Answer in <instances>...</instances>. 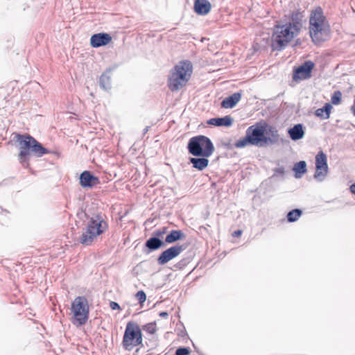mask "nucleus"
<instances>
[{"instance_id": "obj_1", "label": "nucleus", "mask_w": 355, "mask_h": 355, "mask_svg": "<svg viewBox=\"0 0 355 355\" xmlns=\"http://www.w3.org/2000/svg\"><path fill=\"white\" fill-rule=\"evenodd\" d=\"M279 141L277 128L270 125L266 121L256 123L248 127L245 136L238 140L234 146L236 148H244L248 145L265 147L276 144Z\"/></svg>"}, {"instance_id": "obj_2", "label": "nucleus", "mask_w": 355, "mask_h": 355, "mask_svg": "<svg viewBox=\"0 0 355 355\" xmlns=\"http://www.w3.org/2000/svg\"><path fill=\"white\" fill-rule=\"evenodd\" d=\"M13 140L17 143L19 149L18 159L24 167L28 166L31 154L41 157L50 153L49 149L44 147L41 143L28 134L15 133Z\"/></svg>"}, {"instance_id": "obj_3", "label": "nucleus", "mask_w": 355, "mask_h": 355, "mask_svg": "<svg viewBox=\"0 0 355 355\" xmlns=\"http://www.w3.org/2000/svg\"><path fill=\"white\" fill-rule=\"evenodd\" d=\"M193 73L191 61L184 60L178 62L171 70L168 78V87L171 92H177L187 85Z\"/></svg>"}, {"instance_id": "obj_4", "label": "nucleus", "mask_w": 355, "mask_h": 355, "mask_svg": "<svg viewBox=\"0 0 355 355\" xmlns=\"http://www.w3.org/2000/svg\"><path fill=\"white\" fill-rule=\"evenodd\" d=\"M329 23L320 6L312 9V42L320 45L330 38Z\"/></svg>"}, {"instance_id": "obj_5", "label": "nucleus", "mask_w": 355, "mask_h": 355, "mask_svg": "<svg viewBox=\"0 0 355 355\" xmlns=\"http://www.w3.org/2000/svg\"><path fill=\"white\" fill-rule=\"evenodd\" d=\"M108 228L107 222L101 214H96L89 218L83 233L79 237V242L84 245H89L96 237L103 234Z\"/></svg>"}, {"instance_id": "obj_6", "label": "nucleus", "mask_w": 355, "mask_h": 355, "mask_svg": "<svg viewBox=\"0 0 355 355\" xmlns=\"http://www.w3.org/2000/svg\"><path fill=\"white\" fill-rule=\"evenodd\" d=\"M298 34L297 29L292 27L291 24L286 23L283 25H275L271 38L272 51H280L284 50Z\"/></svg>"}, {"instance_id": "obj_7", "label": "nucleus", "mask_w": 355, "mask_h": 355, "mask_svg": "<svg viewBox=\"0 0 355 355\" xmlns=\"http://www.w3.org/2000/svg\"><path fill=\"white\" fill-rule=\"evenodd\" d=\"M187 148L194 157H210L215 150L211 140L201 135L190 138Z\"/></svg>"}, {"instance_id": "obj_8", "label": "nucleus", "mask_w": 355, "mask_h": 355, "mask_svg": "<svg viewBox=\"0 0 355 355\" xmlns=\"http://www.w3.org/2000/svg\"><path fill=\"white\" fill-rule=\"evenodd\" d=\"M142 340L141 329L137 323L128 322L122 340L124 349L131 351L135 347L141 345Z\"/></svg>"}, {"instance_id": "obj_9", "label": "nucleus", "mask_w": 355, "mask_h": 355, "mask_svg": "<svg viewBox=\"0 0 355 355\" xmlns=\"http://www.w3.org/2000/svg\"><path fill=\"white\" fill-rule=\"evenodd\" d=\"M71 311L73 314V324L80 326L85 324L89 315L87 299L85 296L76 297L71 303Z\"/></svg>"}, {"instance_id": "obj_10", "label": "nucleus", "mask_w": 355, "mask_h": 355, "mask_svg": "<svg viewBox=\"0 0 355 355\" xmlns=\"http://www.w3.org/2000/svg\"><path fill=\"white\" fill-rule=\"evenodd\" d=\"M315 171L313 178L318 182H322L328 173V164L326 154L320 150L315 156Z\"/></svg>"}, {"instance_id": "obj_11", "label": "nucleus", "mask_w": 355, "mask_h": 355, "mask_svg": "<svg viewBox=\"0 0 355 355\" xmlns=\"http://www.w3.org/2000/svg\"><path fill=\"white\" fill-rule=\"evenodd\" d=\"M185 245H175L164 250L157 257V263L160 266L165 265L178 257L185 249Z\"/></svg>"}, {"instance_id": "obj_12", "label": "nucleus", "mask_w": 355, "mask_h": 355, "mask_svg": "<svg viewBox=\"0 0 355 355\" xmlns=\"http://www.w3.org/2000/svg\"><path fill=\"white\" fill-rule=\"evenodd\" d=\"M311 78V60L304 63L293 70V80L297 83Z\"/></svg>"}, {"instance_id": "obj_13", "label": "nucleus", "mask_w": 355, "mask_h": 355, "mask_svg": "<svg viewBox=\"0 0 355 355\" xmlns=\"http://www.w3.org/2000/svg\"><path fill=\"white\" fill-rule=\"evenodd\" d=\"M79 179L80 184L83 188H92L100 183L98 178L89 171L81 173Z\"/></svg>"}, {"instance_id": "obj_14", "label": "nucleus", "mask_w": 355, "mask_h": 355, "mask_svg": "<svg viewBox=\"0 0 355 355\" xmlns=\"http://www.w3.org/2000/svg\"><path fill=\"white\" fill-rule=\"evenodd\" d=\"M112 41V37L106 33H99L92 35L90 45L94 48H98L108 44Z\"/></svg>"}, {"instance_id": "obj_15", "label": "nucleus", "mask_w": 355, "mask_h": 355, "mask_svg": "<svg viewBox=\"0 0 355 355\" xmlns=\"http://www.w3.org/2000/svg\"><path fill=\"white\" fill-rule=\"evenodd\" d=\"M165 246V242L159 238H156L151 235V236L146 240L144 243V252L149 254L153 251L157 250Z\"/></svg>"}, {"instance_id": "obj_16", "label": "nucleus", "mask_w": 355, "mask_h": 355, "mask_svg": "<svg viewBox=\"0 0 355 355\" xmlns=\"http://www.w3.org/2000/svg\"><path fill=\"white\" fill-rule=\"evenodd\" d=\"M193 8L196 14L206 15L210 12L211 5L208 0H195Z\"/></svg>"}, {"instance_id": "obj_17", "label": "nucleus", "mask_w": 355, "mask_h": 355, "mask_svg": "<svg viewBox=\"0 0 355 355\" xmlns=\"http://www.w3.org/2000/svg\"><path fill=\"white\" fill-rule=\"evenodd\" d=\"M233 119L229 116H225L223 117H215L209 119L207 123L208 125H211L214 126H223V127H230L233 123Z\"/></svg>"}, {"instance_id": "obj_18", "label": "nucleus", "mask_w": 355, "mask_h": 355, "mask_svg": "<svg viewBox=\"0 0 355 355\" xmlns=\"http://www.w3.org/2000/svg\"><path fill=\"white\" fill-rule=\"evenodd\" d=\"M241 92H235L225 98L220 103L221 107L225 109L233 108L241 100Z\"/></svg>"}, {"instance_id": "obj_19", "label": "nucleus", "mask_w": 355, "mask_h": 355, "mask_svg": "<svg viewBox=\"0 0 355 355\" xmlns=\"http://www.w3.org/2000/svg\"><path fill=\"white\" fill-rule=\"evenodd\" d=\"M209 157H190L189 163L192 164L194 168L198 171H202L207 167L209 164Z\"/></svg>"}, {"instance_id": "obj_20", "label": "nucleus", "mask_w": 355, "mask_h": 355, "mask_svg": "<svg viewBox=\"0 0 355 355\" xmlns=\"http://www.w3.org/2000/svg\"><path fill=\"white\" fill-rule=\"evenodd\" d=\"M110 73L111 70L107 69L99 78V86L103 90L108 91L112 87Z\"/></svg>"}, {"instance_id": "obj_21", "label": "nucleus", "mask_w": 355, "mask_h": 355, "mask_svg": "<svg viewBox=\"0 0 355 355\" xmlns=\"http://www.w3.org/2000/svg\"><path fill=\"white\" fill-rule=\"evenodd\" d=\"M304 15L301 12H293L290 19V21L287 24H291V26L296 28L297 31L300 33V29L302 27V20Z\"/></svg>"}, {"instance_id": "obj_22", "label": "nucleus", "mask_w": 355, "mask_h": 355, "mask_svg": "<svg viewBox=\"0 0 355 355\" xmlns=\"http://www.w3.org/2000/svg\"><path fill=\"white\" fill-rule=\"evenodd\" d=\"M288 134L291 139L293 141L302 139L304 135L303 125L300 123L295 125L288 130Z\"/></svg>"}, {"instance_id": "obj_23", "label": "nucleus", "mask_w": 355, "mask_h": 355, "mask_svg": "<svg viewBox=\"0 0 355 355\" xmlns=\"http://www.w3.org/2000/svg\"><path fill=\"white\" fill-rule=\"evenodd\" d=\"M185 237L184 234L182 230H171L165 238V244L166 243H173L178 241H180Z\"/></svg>"}, {"instance_id": "obj_24", "label": "nucleus", "mask_w": 355, "mask_h": 355, "mask_svg": "<svg viewBox=\"0 0 355 355\" xmlns=\"http://www.w3.org/2000/svg\"><path fill=\"white\" fill-rule=\"evenodd\" d=\"M332 108L333 106L330 103H326L322 107L315 111V115L321 119H328L330 116Z\"/></svg>"}, {"instance_id": "obj_25", "label": "nucleus", "mask_w": 355, "mask_h": 355, "mask_svg": "<svg viewBox=\"0 0 355 355\" xmlns=\"http://www.w3.org/2000/svg\"><path fill=\"white\" fill-rule=\"evenodd\" d=\"M295 172V177L300 178L306 171V163L305 161H300L295 164L293 168Z\"/></svg>"}, {"instance_id": "obj_26", "label": "nucleus", "mask_w": 355, "mask_h": 355, "mask_svg": "<svg viewBox=\"0 0 355 355\" xmlns=\"http://www.w3.org/2000/svg\"><path fill=\"white\" fill-rule=\"evenodd\" d=\"M302 210L298 208L294 209L288 211L286 214V220L288 223L296 222L302 215Z\"/></svg>"}, {"instance_id": "obj_27", "label": "nucleus", "mask_w": 355, "mask_h": 355, "mask_svg": "<svg viewBox=\"0 0 355 355\" xmlns=\"http://www.w3.org/2000/svg\"><path fill=\"white\" fill-rule=\"evenodd\" d=\"M342 101V93L340 90L335 91L331 97V104L332 105H339Z\"/></svg>"}, {"instance_id": "obj_28", "label": "nucleus", "mask_w": 355, "mask_h": 355, "mask_svg": "<svg viewBox=\"0 0 355 355\" xmlns=\"http://www.w3.org/2000/svg\"><path fill=\"white\" fill-rule=\"evenodd\" d=\"M142 329L150 334H154L157 331L156 322H153L146 324L142 326Z\"/></svg>"}, {"instance_id": "obj_29", "label": "nucleus", "mask_w": 355, "mask_h": 355, "mask_svg": "<svg viewBox=\"0 0 355 355\" xmlns=\"http://www.w3.org/2000/svg\"><path fill=\"white\" fill-rule=\"evenodd\" d=\"M189 261H189V258L182 259L181 260H180L178 262H177L174 265V268L176 269H179V270L183 269L184 267H186L188 265Z\"/></svg>"}, {"instance_id": "obj_30", "label": "nucleus", "mask_w": 355, "mask_h": 355, "mask_svg": "<svg viewBox=\"0 0 355 355\" xmlns=\"http://www.w3.org/2000/svg\"><path fill=\"white\" fill-rule=\"evenodd\" d=\"M167 227H163L160 229L155 230L152 235L156 238H161L164 234L166 233Z\"/></svg>"}, {"instance_id": "obj_31", "label": "nucleus", "mask_w": 355, "mask_h": 355, "mask_svg": "<svg viewBox=\"0 0 355 355\" xmlns=\"http://www.w3.org/2000/svg\"><path fill=\"white\" fill-rule=\"evenodd\" d=\"M139 303L142 304L146 300V295L144 291H139L135 295Z\"/></svg>"}, {"instance_id": "obj_32", "label": "nucleus", "mask_w": 355, "mask_h": 355, "mask_svg": "<svg viewBox=\"0 0 355 355\" xmlns=\"http://www.w3.org/2000/svg\"><path fill=\"white\" fill-rule=\"evenodd\" d=\"M190 349L189 347H179L175 351V355H189Z\"/></svg>"}, {"instance_id": "obj_33", "label": "nucleus", "mask_w": 355, "mask_h": 355, "mask_svg": "<svg viewBox=\"0 0 355 355\" xmlns=\"http://www.w3.org/2000/svg\"><path fill=\"white\" fill-rule=\"evenodd\" d=\"M110 307L112 310H119L121 309L120 305L117 302L113 301L110 302Z\"/></svg>"}, {"instance_id": "obj_34", "label": "nucleus", "mask_w": 355, "mask_h": 355, "mask_svg": "<svg viewBox=\"0 0 355 355\" xmlns=\"http://www.w3.org/2000/svg\"><path fill=\"white\" fill-rule=\"evenodd\" d=\"M275 172L279 175H283L284 173V168L281 167V168H277L275 169Z\"/></svg>"}, {"instance_id": "obj_35", "label": "nucleus", "mask_w": 355, "mask_h": 355, "mask_svg": "<svg viewBox=\"0 0 355 355\" xmlns=\"http://www.w3.org/2000/svg\"><path fill=\"white\" fill-rule=\"evenodd\" d=\"M350 110H351L352 113L353 114V115L355 116V96H354V101H353V105L351 106Z\"/></svg>"}, {"instance_id": "obj_36", "label": "nucleus", "mask_w": 355, "mask_h": 355, "mask_svg": "<svg viewBox=\"0 0 355 355\" xmlns=\"http://www.w3.org/2000/svg\"><path fill=\"white\" fill-rule=\"evenodd\" d=\"M241 234H242V231H241V230H238L234 231V232H233L232 236H233L238 237V236H241Z\"/></svg>"}, {"instance_id": "obj_37", "label": "nucleus", "mask_w": 355, "mask_h": 355, "mask_svg": "<svg viewBox=\"0 0 355 355\" xmlns=\"http://www.w3.org/2000/svg\"><path fill=\"white\" fill-rule=\"evenodd\" d=\"M159 315L161 318H167L168 315V313L166 311H162L159 313Z\"/></svg>"}, {"instance_id": "obj_38", "label": "nucleus", "mask_w": 355, "mask_h": 355, "mask_svg": "<svg viewBox=\"0 0 355 355\" xmlns=\"http://www.w3.org/2000/svg\"><path fill=\"white\" fill-rule=\"evenodd\" d=\"M350 191L355 195V182L349 187Z\"/></svg>"}, {"instance_id": "obj_39", "label": "nucleus", "mask_w": 355, "mask_h": 355, "mask_svg": "<svg viewBox=\"0 0 355 355\" xmlns=\"http://www.w3.org/2000/svg\"><path fill=\"white\" fill-rule=\"evenodd\" d=\"M311 15L309 16V35H311Z\"/></svg>"}, {"instance_id": "obj_40", "label": "nucleus", "mask_w": 355, "mask_h": 355, "mask_svg": "<svg viewBox=\"0 0 355 355\" xmlns=\"http://www.w3.org/2000/svg\"><path fill=\"white\" fill-rule=\"evenodd\" d=\"M149 126H146L144 130H143V134L145 135L146 133H147V132L149 130Z\"/></svg>"}, {"instance_id": "obj_41", "label": "nucleus", "mask_w": 355, "mask_h": 355, "mask_svg": "<svg viewBox=\"0 0 355 355\" xmlns=\"http://www.w3.org/2000/svg\"><path fill=\"white\" fill-rule=\"evenodd\" d=\"M314 67H315V64L312 62V69H313Z\"/></svg>"}, {"instance_id": "obj_42", "label": "nucleus", "mask_w": 355, "mask_h": 355, "mask_svg": "<svg viewBox=\"0 0 355 355\" xmlns=\"http://www.w3.org/2000/svg\"><path fill=\"white\" fill-rule=\"evenodd\" d=\"M0 209H1V211H3V208H1V207H0Z\"/></svg>"}, {"instance_id": "obj_43", "label": "nucleus", "mask_w": 355, "mask_h": 355, "mask_svg": "<svg viewBox=\"0 0 355 355\" xmlns=\"http://www.w3.org/2000/svg\"><path fill=\"white\" fill-rule=\"evenodd\" d=\"M164 355H169V354H168L166 353V354H165Z\"/></svg>"}]
</instances>
